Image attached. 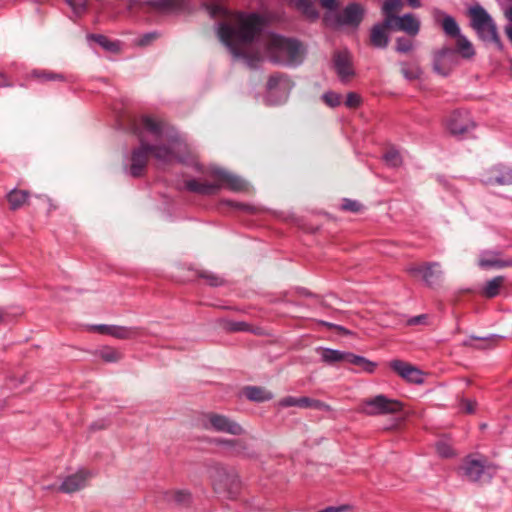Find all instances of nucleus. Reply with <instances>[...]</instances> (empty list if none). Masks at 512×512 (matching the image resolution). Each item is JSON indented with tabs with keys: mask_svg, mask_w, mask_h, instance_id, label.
I'll list each match as a JSON object with an SVG mask.
<instances>
[{
	"mask_svg": "<svg viewBox=\"0 0 512 512\" xmlns=\"http://www.w3.org/2000/svg\"><path fill=\"white\" fill-rule=\"evenodd\" d=\"M280 405L283 407H292V406H298L300 407V398L295 397H285L280 401Z\"/></svg>",
	"mask_w": 512,
	"mask_h": 512,
	"instance_id": "nucleus-48",
	"label": "nucleus"
},
{
	"mask_svg": "<svg viewBox=\"0 0 512 512\" xmlns=\"http://www.w3.org/2000/svg\"><path fill=\"white\" fill-rule=\"evenodd\" d=\"M437 453L441 457H451L454 455V451L448 439H441L436 443Z\"/></svg>",
	"mask_w": 512,
	"mask_h": 512,
	"instance_id": "nucleus-40",
	"label": "nucleus"
},
{
	"mask_svg": "<svg viewBox=\"0 0 512 512\" xmlns=\"http://www.w3.org/2000/svg\"><path fill=\"white\" fill-rule=\"evenodd\" d=\"M360 204L356 201H352V200H344V203L342 205L343 209L344 210H348V211H352V212H357L359 209H360Z\"/></svg>",
	"mask_w": 512,
	"mask_h": 512,
	"instance_id": "nucleus-50",
	"label": "nucleus"
},
{
	"mask_svg": "<svg viewBox=\"0 0 512 512\" xmlns=\"http://www.w3.org/2000/svg\"><path fill=\"white\" fill-rule=\"evenodd\" d=\"M10 86V83L8 82L6 76L4 74H0V87H7Z\"/></svg>",
	"mask_w": 512,
	"mask_h": 512,
	"instance_id": "nucleus-57",
	"label": "nucleus"
},
{
	"mask_svg": "<svg viewBox=\"0 0 512 512\" xmlns=\"http://www.w3.org/2000/svg\"><path fill=\"white\" fill-rule=\"evenodd\" d=\"M406 1L409 4V6H411L412 8H418L421 6L420 0H406Z\"/></svg>",
	"mask_w": 512,
	"mask_h": 512,
	"instance_id": "nucleus-59",
	"label": "nucleus"
},
{
	"mask_svg": "<svg viewBox=\"0 0 512 512\" xmlns=\"http://www.w3.org/2000/svg\"><path fill=\"white\" fill-rule=\"evenodd\" d=\"M200 277L205 279L211 286H219L223 283V280L219 276L209 272H202Z\"/></svg>",
	"mask_w": 512,
	"mask_h": 512,
	"instance_id": "nucleus-47",
	"label": "nucleus"
},
{
	"mask_svg": "<svg viewBox=\"0 0 512 512\" xmlns=\"http://www.w3.org/2000/svg\"><path fill=\"white\" fill-rule=\"evenodd\" d=\"M412 46V41L407 38L400 37L396 40V50L398 52L407 53L412 49Z\"/></svg>",
	"mask_w": 512,
	"mask_h": 512,
	"instance_id": "nucleus-45",
	"label": "nucleus"
},
{
	"mask_svg": "<svg viewBox=\"0 0 512 512\" xmlns=\"http://www.w3.org/2000/svg\"><path fill=\"white\" fill-rule=\"evenodd\" d=\"M264 45L267 56L274 63L294 66L302 61L303 49L295 39L270 34L266 36Z\"/></svg>",
	"mask_w": 512,
	"mask_h": 512,
	"instance_id": "nucleus-4",
	"label": "nucleus"
},
{
	"mask_svg": "<svg viewBox=\"0 0 512 512\" xmlns=\"http://www.w3.org/2000/svg\"><path fill=\"white\" fill-rule=\"evenodd\" d=\"M504 16L508 21L512 22V6L508 7L504 11Z\"/></svg>",
	"mask_w": 512,
	"mask_h": 512,
	"instance_id": "nucleus-58",
	"label": "nucleus"
},
{
	"mask_svg": "<svg viewBox=\"0 0 512 512\" xmlns=\"http://www.w3.org/2000/svg\"><path fill=\"white\" fill-rule=\"evenodd\" d=\"M361 103V97L359 94L355 92H350L347 94L345 105L348 108H357Z\"/></svg>",
	"mask_w": 512,
	"mask_h": 512,
	"instance_id": "nucleus-46",
	"label": "nucleus"
},
{
	"mask_svg": "<svg viewBox=\"0 0 512 512\" xmlns=\"http://www.w3.org/2000/svg\"><path fill=\"white\" fill-rule=\"evenodd\" d=\"M334 65L339 78L344 82L354 75L352 58L347 51H339L334 55Z\"/></svg>",
	"mask_w": 512,
	"mask_h": 512,
	"instance_id": "nucleus-20",
	"label": "nucleus"
},
{
	"mask_svg": "<svg viewBox=\"0 0 512 512\" xmlns=\"http://www.w3.org/2000/svg\"><path fill=\"white\" fill-rule=\"evenodd\" d=\"M497 339V336H490L488 338H483L482 340L485 341V342H493Z\"/></svg>",
	"mask_w": 512,
	"mask_h": 512,
	"instance_id": "nucleus-62",
	"label": "nucleus"
},
{
	"mask_svg": "<svg viewBox=\"0 0 512 512\" xmlns=\"http://www.w3.org/2000/svg\"><path fill=\"white\" fill-rule=\"evenodd\" d=\"M383 159L388 166L394 168L399 167L402 164V156L400 152L393 148L386 151Z\"/></svg>",
	"mask_w": 512,
	"mask_h": 512,
	"instance_id": "nucleus-36",
	"label": "nucleus"
},
{
	"mask_svg": "<svg viewBox=\"0 0 512 512\" xmlns=\"http://www.w3.org/2000/svg\"><path fill=\"white\" fill-rule=\"evenodd\" d=\"M456 48L454 49L458 56H461L464 59H471L475 55V50L472 45V43L467 39L466 36L460 34L459 36L455 37Z\"/></svg>",
	"mask_w": 512,
	"mask_h": 512,
	"instance_id": "nucleus-23",
	"label": "nucleus"
},
{
	"mask_svg": "<svg viewBox=\"0 0 512 512\" xmlns=\"http://www.w3.org/2000/svg\"><path fill=\"white\" fill-rule=\"evenodd\" d=\"M153 38L154 34H148L141 40V44H147Z\"/></svg>",
	"mask_w": 512,
	"mask_h": 512,
	"instance_id": "nucleus-61",
	"label": "nucleus"
},
{
	"mask_svg": "<svg viewBox=\"0 0 512 512\" xmlns=\"http://www.w3.org/2000/svg\"><path fill=\"white\" fill-rule=\"evenodd\" d=\"M132 129L140 142L139 147L135 148L131 155L129 171L133 177L143 174L150 155L163 164L183 160L180 152L186 145L164 122L150 116H142L133 122Z\"/></svg>",
	"mask_w": 512,
	"mask_h": 512,
	"instance_id": "nucleus-1",
	"label": "nucleus"
},
{
	"mask_svg": "<svg viewBox=\"0 0 512 512\" xmlns=\"http://www.w3.org/2000/svg\"><path fill=\"white\" fill-rule=\"evenodd\" d=\"M76 16L83 15L87 10V0H66Z\"/></svg>",
	"mask_w": 512,
	"mask_h": 512,
	"instance_id": "nucleus-41",
	"label": "nucleus"
},
{
	"mask_svg": "<svg viewBox=\"0 0 512 512\" xmlns=\"http://www.w3.org/2000/svg\"><path fill=\"white\" fill-rule=\"evenodd\" d=\"M184 0H128L127 8L149 9L157 12H172L183 7Z\"/></svg>",
	"mask_w": 512,
	"mask_h": 512,
	"instance_id": "nucleus-12",
	"label": "nucleus"
},
{
	"mask_svg": "<svg viewBox=\"0 0 512 512\" xmlns=\"http://www.w3.org/2000/svg\"><path fill=\"white\" fill-rule=\"evenodd\" d=\"M350 352H342L339 350L323 348L320 350V356L323 362L327 364H334L336 362H347Z\"/></svg>",
	"mask_w": 512,
	"mask_h": 512,
	"instance_id": "nucleus-24",
	"label": "nucleus"
},
{
	"mask_svg": "<svg viewBox=\"0 0 512 512\" xmlns=\"http://www.w3.org/2000/svg\"><path fill=\"white\" fill-rule=\"evenodd\" d=\"M402 404L399 401L388 399L384 395H377L367 399L362 411L367 415L393 414L401 411Z\"/></svg>",
	"mask_w": 512,
	"mask_h": 512,
	"instance_id": "nucleus-9",
	"label": "nucleus"
},
{
	"mask_svg": "<svg viewBox=\"0 0 512 512\" xmlns=\"http://www.w3.org/2000/svg\"><path fill=\"white\" fill-rule=\"evenodd\" d=\"M401 73L405 79L409 81L416 80L421 75V70L416 65H409L407 63H401Z\"/></svg>",
	"mask_w": 512,
	"mask_h": 512,
	"instance_id": "nucleus-35",
	"label": "nucleus"
},
{
	"mask_svg": "<svg viewBox=\"0 0 512 512\" xmlns=\"http://www.w3.org/2000/svg\"><path fill=\"white\" fill-rule=\"evenodd\" d=\"M238 439H221L219 440V443L226 446L228 451L231 452L233 449V444L231 442H237Z\"/></svg>",
	"mask_w": 512,
	"mask_h": 512,
	"instance_id": "nucleus-55",
	"label": "nucleus"
},
{
	"mask_svg": "<svg viewBox=\"0 0 512 512\" xmlns=\"http://www.w3.org/2000/svg\"><path fill=\"white\" fill-rule=\"evenodd\" d=\"M208 176L213 182L201 181L197 179H189L185 181V187L194 193L201 195H213L220 188L227 187L232 191L240 192L246 189V183L240 177L221 168H211Z\"/></svg>",
	"mask_w": 512,
	"mask_h": 512,
	"instance_id": "nucleus-3",
	"label": "nucleus"
},
{
	"mask_svg": "<svg viewBox=\"0 0 512 512\" xmlns=\"http://www.w3.org/2000/svg\"><path fill=\"white\" fill-rule=\"evenodd\" d=\"M478 265L482 269H500L512 266V260H503L501 252L497 250H486L481 252L478 259Z\"/></svg>",
	"mask_w": 512,
	"mask_h": 512,
	"instance_id": "nucleus-19",
	"label": "nucleus"
},
{
	"mask_svg": "<svg viewBox=\"0 0 512 512\" xmlns=\"http://www.w3.org/2000/svg\"><path fill=\"white\" fill-rule=\"evenodd\" d=\"M292 88V83L287 76L272 75L267 82V100L272 104L284 102Z\"/></svg>",
	"mask_w": 512,
	"mask_h": 512,
	"instance_id": "nucleus-10",
	"label": "nucleus"
},
{
	"mask_svg": "<svg viewBox=\"0 0 512 512\" xmlns=\"http://www.w3.org/2000/svg\"><path fill=\"white\" fill-rule=\"evenodd\" d=\"M505 33H506L508 39L512 42V26L511 25H507L505 27Z\"/></svg>",
	"mask_w": 512,
	"mask_h": 512,
	"instance_id": "nucleus-60",
	"label": "nucleus"
},
{
	"mask_svg": "<svg viewBox=\"0 0 512 512\" xmlns=\"http://www.w3.org/2000/svg\"><path fill=\"white\" fill-rule=\"evenodd\" d=\"M481 181L486 185H512V169L497 164L484 171Z\"/></svg>",
	"mask_w": 512,
	"mask_h": 512,
	"instance_id": "nucleus-14",
	"label": "nucleus"
},
{
	"mask_svg": "<svg viewBox=\"0 0 512 512\" xmlns=\"http://www.w3.org/2000/svg\"><path fill=\"white\" fill-rule=\"evenodd\" d=\"M393 26H386L385 21L382 24H376L371 30V43L378 48H385L388 45V36L386 30L392 29Z\"/></svg>",
	"mask_w": 512,
	"mask_h": 512,
	"instance_id": "nucleus-22",
	"label": "nucleus"
},
{
	"mask_svg": "<svg viewBox=\"0 0 512 512\" xmlns=\"http://www.w3.org/2000/svg\"><path fill=\"white\" fill-rule=\"evenodd\" d=\"M201 423L207 430L227 433L234 436H240L245 433L244 428L239 423L222 414L213 412L206 413L203 415Z\"/></svg>",
	"mask_w": 512,
	"mask_h": 512,
	"instance_id": "nucleus-6",
	"label": "nucleus"
},
{
	"mask_svg": "<svg viewBox=\"0 0 512 512\" xmlns=\"http://www.w3.org/2000/svg\"><path fill=\"white\" fill-rule=\"evenodd\" d=\"M292 3L300 10L306 17L315 19L318 17L316 9L317 0H291Z\"/></svg>",
	"mask_w": 512,
	"mask_h": 512,
	"instance_id": "nucleus-27",
	"label": "nucleus"
},
{
	"mask_svg": "<svg viewBox=\"0 0 512 512\" xmlns=\"http://www.w3.org/2000/svg\"><path fill=\"white\" fill-rule=\"evenodd\" d=\"M364 10L357 4L352 3L348 5L341 13L334 15L331 25H350L358 26L363 18Z\"/></svg>",
	"mask_w": 512,
	"mask_h": 512,
	"instance_id": "nucleus-15",
	"label": "nucleus"
},
{
	"mask_svg": "<svg viewBox=\"0 0 512 512\" xmlns=\"http://www.w3.org/2000/svg\"><path fill=\"white\" fill-rule=\"evenodd\" d=\"M300 407L301 408H313L317 410H330L329 405L325 404L322 401L311 399L308 397H300Z\"/></svg>",
	"mask_w": 512,
	"mask_h": 512,
	"instance_id": "nucleus-37",
	"label": "nucleus"
},
{
	"mask_svg": "<svg viewBox=\"0 0 512 512\" xmlns=\"http://www.w3.org/2000/svg\"><path fill=\"white\" fill-rule=\"evenodd\" d=\"M465 476L474 482L490 480L496 473V466L487 463L485 459L467 458L462 466Z\"/></svg>",
	"mask_w": 512,
	"mask_h": 512,
	"instance_id": "nucleus-8",
	"label": "nucleus"
},
{
	"mask_svg": "<svg viewBox=\"0 0 512 512\" xmlns=\"http://www.w3.org/2000/svg\"><path fill=\"white\" fill-rule=\"evenodd\" d=\"M402 7L401 0H385L382 11L385 15V25L386 26H393V20L397 16L394 15V12L399 11Z\"/></svg>",
	"mask_w": 512,
	"mask_h": 512,
	"instance_id": "nucleus-25",
	"label": "nucleus"
},
{
	"mask_svg": "<svg viewBox=\"0 0 512 512\" xmlns=\"http://www.w3.org/2000/svg\"><path fill=\"white\" fill-rule=\"evenodd\" d=\"M226 203L230 206H233L235 208H238V209H244V210H251V208L247 205H244V204H240V203H234L232 201H226Z\"/></svg>",
	"mask_w": 512,
	"mask_h": 512,
	"instance_id": "nucleus-56",
	"label": "nucleus"
},
{
	"mask_svg": "<svg viewBox=\"0 0 512 512\" xmlns=\"http://www.w3.org/2000/svg\"><path fill=\"white\" fill-rule=\"evenodd\" d=\"M320 3L323 8H326L329 10V13H327L325 16V21L327 23L331 24V22L334 19V15L337 14L335 12V10L337 8V0H320Z\"/></svg>",
	"mask_w": 512,
	"mask_h": 512,
	"instance_id": "nucleus-42",
	"label": "nucleus"
},
{
	"mask_svg": "<svg viewBox=\"0 0 512 512\" xmlns=\"http://www.w3.org/2000/svg\"><path fill=\"white\" fill-rule=\"evenodd\" d=\"M390 367L404 380L421 384L423 382V372L416 366L402 360H393L390 362Z\"/></svg>",
	"mask_w": 512,
	"mask_h": 512,
	"instance_id": "nucleus-16",
	"label": "nucleus"
},
{
	"mask_svg": "<svg viewBox=\"0 0 512 512\" xmlns=\"http://www.w3.org/2000/svg\"><path fill=\"white\" fill-rule=\"evenodd\" d=\"M347 357H348L347 363H351V364L359 367L362 371H365L367 373H373L377 366L376 363H374L362 356L355 355L353 353H349V355Z\"/></svg>",
	"mask_w": 512,
	"mask_h": 512,
	"instance_id": "nucleus-29",
	"label": "nucleus"
},
{
	"mask_svg": "<svg viewBox=\"0 0 512 512\" xmlns=\"http://www.w3.org/2000/svg\"><path fill=\"white\" fill-rule=\"evenodd\" d=\"M92 477V473L85 469H80L76 473L67 476L59 487L64 493H74L83 489L88 480Z\"/></svg>",
	"mask_w": 512,
	"mask_h": 512,
	"instance_id": "nucleus-18",
	"label": "nucleus"
},
{
	"mask_svg": "<svg viewBox=\"0 0 512 512\" xmlns=\"http://www.w3.org/2000/svg\"><path fill=\"white\" fill-rule=\"evenodd\" d=\"M442 28L444 33L450 37H457L460 33L459 25L452 16H445L442 20Z\"/></svg>",
	"mask_w": 512,
	"mask_h": 512,
	"instance_id": "nucleus-32",
	"label": "nucleus"
},
{
	"mask_svg": "<svg viewBox=\"0 0 512 512\" xmlns=\"http://www.w3.org/2000/svg\"><path fill=\"white\" fill-rule=\"evenodd\" d=\"M89 39L94 40L97 42L100 46H102L104 49L108 51H116L118 50V44L115 42L110 41L106 36L104 35H89Z\"/></svg>",
	"mask_w": 512,
	"mask_h": 512,
	"instance_id": "nucleus-39",
	"label": "nucleus"
},
{
	"mask_svg": "<svg viewBox=\"0 0 512 512\" xmlns=\"http://www.w3.org/2000/svg\"><path fill=\"white\" fill-rule=\"evenodd\" d=\"M32 77L35 79H38L40 81H63L64 76L59 73H55L52 71H46V70H34L32 72Z\"/></svg>",
	"mask_w": 512,
	"mask_h": 512,
	"instance_id": "nucleus-34",
	"label": "nucleus"
},
{
	"mask_svg": "<svg viewBox=\"0 0 512 512\" xmlns=\"http://www.w3.org/2000/svg\"><path fill=\"white\" fill-rule=\"evenodd\" d=\"M505 282L503 276H496L491 280L487 281L483 287L482 294L487 298H493L499 294L500 288Z\"/></svg>",
	"mask_w": 512,
	"mask_h": 512,
	"instance_id": "nucleus-28",
	"label": "nucleus"
},
{
	"mask_svg": "<svg viewBox=\"0 0 512 512\" xmlns=\"http://www.w3.org/2000/svg\"><path fill=\"white\" fill-rule=\"evenodd\" d=\"M244 393L249 400L256 402H263L272 398V394L269 391L255 386L245 388Z\"/></svg>",
	"mask_w": 512,
	"mask_h": 512,
	"instance_id": "nucleus-30",
	"label": "nucleus"
},
{
	"mask_svg": "<svg viewBox=\"0 0 512 512\" xmlns=\"http://www.w3.org/2000/svg\"><path fill=\"white\" fill-rule=\"evenodd\" d=\"M231 443L233 444L231 453L248 458H253L256 456V453L249 448V445L246 441L238 439L237 442Z\"/></svg>",
	"mask_w": 512,
	"mask_h": 512,
	"instance_id": "nucleus-33",
	"label": "nucleus"
},
{
	"mask_svg": "<svg viewBox=\"0 0 512 512\" xmlns=\"http://www.w3.org/2000/svg\"><path fill=\"white\" fill-rule=\"evenodd\" d=\"M138 334V329L133 327H124V326H112L111 335L117 339H131L136 337Z\"/></svg>",
	"mask_w": 512,
	"mask_h": 512,
	"instance_id": "nucleus-31",
	"label": "nucleus"
},
{
	"mask_svg": "<svg viewBox=\"0 0 512 512\" xmlns=\"http://www.w3.org/2000/svg\"><path fill=\"white\" fill-rule=\"evenodd\" d=\"M29 193L25 190L13 189L7 194V201L12 210L21 208L28 200Z\"/></svg>",
	"mask_w": 512,
	"mask_h": 512,
	"instance_id": "nucleus-26",
	"label": "nucleus"
},
{
	"mask_svg": "<svg viewBox=\"0 0 512 512\" xmlns=\"http://www.w3.org/2000/svg\"><path fill=\"white\" fill-rule=\"evenodd\" d=\"M392 29L403 31L410 36H416L420 30V21L411 13L397 16L393 20Z\"/></svg>",
	"mask_w": 512,
	"mask_h": 512,
	"instance_id": "nucleus-21",
	"label": "nucleus"
},
{
	"mask_svg": "<svg viewBox=\"0 0 512 512\" xmlns=\"http://www.w3.org/2000/svg\"><path fill=\"white\" fill-rule=\"evenodd\" d=\"M211 15L223 17V21L218 24L217 34L234 57L246 59L250 66H253V62L260 60L261 53L253 49L254 41L263 26L259 15L230 12L219 5L211 8Z\"/></svg>",
	"mask_w": 512,
	"mask_h": 512,
	"instance_id": "nucleus-2",
	"label": "nucleus"
},
{
	"mask_svg": "<svg viewBox=\"0 0 512 512\" xmlns=\"http://www.w3.org/2000/svg\"><path fill=\"white\" fill-rule=\"evenodd\" d=\"M459 64V56L450 47H443L433 54V69L441 75L447 76Z\"/></svg>",
	"mask_w": 512,
	"mask_h": 512,
	"instance_id": "nucleus-11",
	"label": "nucleus"
},
{
	"mask_svg": "<svg viewBox=\"0 0 512 512\" xmlns=\"http://www.w3.org/2000/svg\"><path fill=\"white\" fill-rule=\"evenodd\" d=\"M99 356L106 362H118L122 358V354L116 349L105 347L99 351Z\"/></svg>",
	"mask_w": 512,
	"mask_h": 512,
	"instance_id": "nucleus-38",
	"label": "nucleus"
},
{
	"mask_svg": "<svg viewBox=\"0 0 512 512\" xmlns=\"http://www.w3.org/2000/svg\"><path fill=\"white\" fill-rule=\"evenodd\" d=\"M327 325L332 327V324H327ZM333 327L337 328L338 330L342 331L343 333H346V334L348 333V331L343 327L336 326V325H333Z\"/></svg>",
	"mask_w": 512,
	"mask_h": 512,
	"instance_id": "nucleus-63",
	"label": "nucleus"
},
{
	"mask_svg": "<svg viewBox=\"0 0 512 512\" xmlns=\"http://www.w3.org/2000/svg\"><path fill=\"white\" fill-rule=\"evenodd\" d=\"M214 489L218 493L227 492L229 495L236 493L239 487V479L233 470H228L222 466H215L210 471Z\"/></svg>",
	"mask_w": 512,
	"mask_h": 512,
	"instance_id": "nucleus-7",
	"label": "nucleus"
},
{
	"mask_svg": "<svg viewBox=\"0 0 512 512\" xmlns=\"http://www.w3.org/2000/svg\"><path fill=\"white\" fill-rule=\"evenodd\" d=\"M112 326L113 325H104V324H101V325H94V326H91L90 329L91 330H94V331H97L101 334H107V335H111V330H112Z\"/></svg>",
	"mask_w": 512,
	"mask_h": 512,
	"instance_id": "nucleus-51",
	"label": "nucleus"
},
{
	"mask_svg": "<svg viewBox=\"0 0 512 512\" xmlns=\"http://www.w3.org/2000/svg\"><path fill=\"white\" fill-rule=\"evenodd\" d=\"M406 270L414 277L420 276L430 287L437 284L442 277V271L440 270V265L437 262L418 265L411 264L406 268Z\"/></svg>",
	"mask_w": 512,
	"mask_h": 512,
	"instance_id": "nucleus-13",
	"label": "nucleus"
},
{
	"mask_svg": "<svg viewBox=\"0 0 512 512\" xmlns=\"http://www.w3.org/2000/svg\"><path fill=\"white\" fill-rule=\"evenodd\" d=\"M461 406L466 413H473L476 408V401L471 399H463L461 401Z\"/></svg>",
	"mask_w": 512,
	"mask_h": 512,
	"instance_id": "nucleus-49",
	"label": "nucleus"
},
{
	"mask_svg": "<svg viewBox=\"0 0 512 512\" xmlns=\"http://www.w3.org/2000/svg\"><path fill=\"white\" fill-rule=\"evenodd\" d=\"M322 99L329 107L332 108L339 106L342 101L341 95L335 92H327L323 94Z\"/></svg>",
	"mask_w": 512,
	"mask_h": 512,
	"instance_id": "nucleus-43",
	"label": "nucleus"
},
{
	"mask_svg": "<svg viewBox=\"0 0 512 512\" xmlns=\"http://www.w3.org/2000/svg\"><path fill=\"white\" fill-rule=\"evenodd\" d=\"M171 497L179 505H185L190 500V494L184 490L174 491Z\"/></svg>",
	"mask_w": 512,
	"mask_h": 512,
	"instance_id": "nucleus-44",
	"label": "nucleus"
},
{
	"mask_svg": "<svg viewBox=\"0 0 512 512\" xmlns=\"http://www.w3.org/2000/svg\"><path fill=\"white\" fill-rule=\"evenodd\" d=\"M469 114L465 111L456 110L452 112L447 120L446 127L451 134L460 135L473 127Z\"/></svg>",
	"mask_w": 512,
	"mask_h": 512,
	"instance_id": "nucleus-17",
	"label": "nucleus"
},
{
	"mask_svg": "<svg viewBox=\"0 0 512 512\" xmlns=\"http://www.w3.org/2000/svg\"><path fill=\"white\" fill-rule=\"evenodd\" d=\"M471 26L476 31L478 37L483 41L493 42L498 49L503 48L500 40L496 23L489 13L480 5L469 8Z\"/></svg>",
	"mask_w": 512,
	"mask_h": 512,
	"instance_id": "nucleus-5",
	"label": "nucleus"
},
{
	"mask_svg": "<svg viewBox=\"0 0 512 512\" xmlns=\"http://www.w3.org/2000/svg\"><path fill=\"white\" fill-rule=\"evenodd\" d=\"M427 316L426 315H419V316H416V317H413L411 318L409 321H408V324L409 325H417V324H422L425 322Z\"/></svg>",
	"mask_w": 512,
	"mask_h": 512,
	"instance_id": "nucleus-54",
	"label": "nucleus"
},
{
	"mask_svg": "<svg viewBox=\"0 0 512 512\" xmlns=\"http://www.w3.org/2000/svg\"><path fill=\"white\" fill-rule=\"evenodd\" d=\"M229 329L231 331H246L248 325L245 322H232L229 324Z\"/></svg>",
	"mask_w": 512,
	"mask_h": 512,
	"instance_id": "nucleus-52",
	"label": "nucleus"
},
{
	"mask_svg": "<svg viewBox=\"0 0 512 512\" xmlns=\"http://www.w3.org/2000/svg\"><path fill=\"white\" fill-rule=\"evenodd\" d=\"M432 16L434 18V20L436 22H439L444 19L445 16H448L445 12H443L442 10L438 9V8H433L432 10Z\"/></svg>",
	"mask_w": 512,
	"mask_h": 512,
	"instance_id": "nucleus-53",
	"label": "nucleus"
}]
</instances>
